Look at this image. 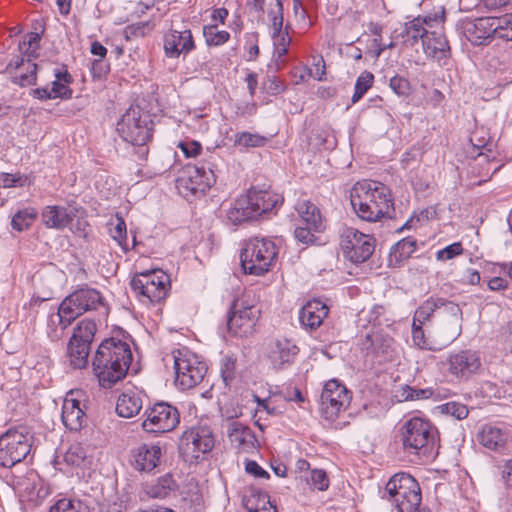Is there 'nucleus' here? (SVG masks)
<instances>
[{"label":"nucleus","instance_id":"9","mask_svg":"<svg viewBox=\"0 0 512 512\" xmlns=\"http://www.w3.org/2000/svg\"><path fill=\"white\" fill-rule=\"evenodd\" d=\"M117 132L133 145H145L152 138V121L137 108H130L117 123Z\"/></svg>","mask_w":512,"mask_h":512},{"label":"nucleus","instance_id":"50","mask_svg":"<svg viewBox=\"0 0 512 512\" xmlns=\"http://www.w3.org/2000/svg\"><path fill=\"white\" fill-rule=\"evenodd\" d=\"M374 76L369 71H363L357 78L351 101L357 103L364 94L372 87Z\"/></svg>","mask_w":512,"mask_h":512},{"label":"nucleus","instance_id":"14","mask_svg":"<svg viewBox=\"0 0 512 512\" xmlns=\"http://www.w3.org/2000/svg\"><path fill=\"white\" fill-rule=\"evenodd\" d=\"M31 438L22 430H8L0 436V466L11 468L21 462L31 449Z\"/></svg>","mask_w":512,"mask_h":512},{"label":"nucleus","instance_id":"61","mask_svg":"<svg viewBox=\"0 0 512 512\" xmlns=\"http://www.w3.org/2000/svg\"><path fill=\"white\" fill-rule=\"evenodd\" d=\"M310 479L313 487L319 491H325L329 487V478L323 469H313Z\"/></svg>","mask_w":512,"mask_h":512},{"label":"nucleus","instance_id":"21","mask_svg":"<svg viewBox=\"0 0 512 512\" xmlns=\"http://www.w3.org/2000/svg\"><path fill=\"white\" fill-rule=\"evenodd\" d=\"M442 19H433V28L429 30L424 38V53L437 61L445 60L450 56V46L444 34Z\"/></svg>","mask_w":512,"mask_h":512},{"label":"nucleus","instance_id":"10","mask_svg":"<svg viewBox=\"0 0 512 512\" xmlns=\"http://www.w3.org/2000/svg\"><path fill=\"white\" fill-rule=\"evenodd\" d=\"M169 287V275L159 269L141 272L131 280L133 291L150 303H158L165 299Z\"/></svg>","mask_w":512,"mask_h":512},{"label":"nucleus","instance_id":"36","mask_svg":"<svg viewBox=\"0 0 512 512\" xmlns=\"http://www.w3.org/2000/svg\"><path fill=\"white\" fill-rule=\"evenodd\" d=\"M176 488V482L170 474H165L159 477L156 482L146 484L144 486V493L148 498L163 499Z\"/></svg>","mask_w":512,"mask_h":512},{"label":"nucleus","instance_id":"23","mask_svg":"<svg viewBox=\"0 0 512 512\" xmlns=\"http://www.w3.org/2000/svg\"><path fill=\"white\" fill-rule=\"evenodd\" d=\"M195 48L190 30H170L164 35V52L168 58H178L187 55Z\"/></svg>","mask_w":512,"mask_h":512},{"label":"nucleus","instance_id":"59","mask_svg":"<svg viewBox=\"0 0 512 512\" xmlns=\"http://www.w3.org/2000/svg\"><path fill=\"white\" fill-rule=\"evenodd\" d=\"M464 249L460 242L452 243L443 249L437 251L436 259L439 261H447L459 256L463 253Z\"/></svg>","mask_w":512,"mask_h":512},{"label":"nucleus","instance_id":"19","mask_svg":"<svg viewBox=\"0 0 512 512\" xmlns=\"http://www.w3.org/2000/svg\"><path fill=\"white\" fill-rule=\"evenodd\" d=\"M85 393L77 389L71 390L64 398L61 419L70 431H80L86 424Z\"/></svg>","mask_w":512,"mask_h":512},{"label":"nucleus","instance_id":"25","mask_svg":"<svg viewBox=\"0 0 512 512\" xmlns=\"http://www.w3.org/2000/svg\"><path fill=\"white\" fill-rule=\"evenodd\" d=\"M463 35L473 45H483L494 37L492 17H481L463 23Z\"/></svg>","mask_w":512,"mask_h":512},{"label":"nucleus","instance_id":"1","mask_svg":"<svg viewBox=\"0 0 512 512\" xmlns=\"http://www.w3.org/2000/svg\"><path fill=\"white\" fill-rule=\"evenodd\" d=\"M132 361L129 344L113 338L102 341L92 362L93 373L103 388H111L127 374Z\"/></svg>","mask_w":512,"mask_h":512},{"label":"nucleus","instance_id":"43","mask_svg":"<svg viewBox=\"0 0 512 512\" xmlns=\"http://www.w3.org/2000/svg\"><path fill=\"white\" fill-rule=\"evenodd\" d=\"M244 198L239 196L227 211V219L234 225L254 219Z\"/></svg>","mask_w":512,"mask_h":512},{"label":"nucleus","instance_id":"22","mask_svg":"<svg viewBox=\"0 0 512 512\" xmlns=\"http://www.w3.org/2000/svg\"><path fill=\"white\" fill-rule=\"evenodd\" d=\"M242 197L244 201L247 202L246 205L254 219L271 211L282 202V197L279 194L268 190L256 189L254 187L249 189Z\"/></svg>","mask_w":512,"mask_h":512},{"label":"nucleus","instance_id":"57","mask_svg":"<svg viewBox=\"0 0 512 512\" xmlns=\"http://www.w3.org/2000/svg\"><path fill=\"white\" fill-rule=\"evenodd\" d=\"M389 87L400 97H407L411 92L410 82L408 79L400 75H395L390 78Z\"/></svg>","mask_w":512,"mask_h":512},{"label":"nucleus","instance_id":"29","mask_svg":"<svg viewBox=\"0 0 512 512\" xmlns=\"http://www.w3.org/2000/svg\"><path fill=\"white\" fill-rule=\"evenodd\" d=\"M295 209L303 225H309V227L318 232L325 230L326 221L314 203L309 200H299Z\"/></svg>","mask_w":512,"mask_h":512},{"label":"nucleus","instance_id":"13","mask_svg":"<svg viewBox=\"0 0 512 512\" xmlns=\"http://www.w3.org/2000/svg\"><path fill=\"white\" fill-rule=\"evenodd\" d=\"M142 428L147 433L164 434L174 430L180 422V415L174 406L159 402L148 407L144 414Z\"/></svg>","mask_w":512,"mask_h":512},{"label":"nucleus","instance_id":"39","mask_svg":"<svg viewBox=\"0 0 512 512\" xmlns=\"http://www.w3.org/2000/svg\"><path fill=\"white\" fill-rule=\"evenodd\" d=\"M478 440L490 450H499L504 447L507 437L500 428L485 425L478 434Z\"/></svg>","mask_w":512,"mask_h":512},{"label":"nucleus","instance_id":"30","mask_svg":"<svg viewBox=\"0 0 512 512\" xmlns=\"http://www.w3.org/2000/svg\"><path fill=\"white\" fill-rule=\"evenodd\" d=\"M271 17V28H272V38L274 44V51L278 58L283 57L287 51L291 42V38L287 31H283V12H274L271 11L269 13Z\"/></svg>","mask_w":512,"mask_h":512},{"label":"nucleus","instance_id":"51","mask_svg":"<svg viewBox=\"0 0 512 512\" xmlns=\"http://www.w3.org/2000/svg\"><path fill=\"white\" fill-rule=\"evenodd\" d=\"M49 512H88V507L80 500L62 498L50 507Z\"/></svg>","mask_w":512,"mask_h":512},{"label":"nucleus","instance_id":"62","mask_svg":"<svg viewBox=\"0 0 512 512\" xmlns=\"http://www.w3.org/2000/svg\"><path fill=\"white\" fill-rule=\"evenodd\" d=\"M109 70L110 66L104 59H96L91 64V73L94 78L101 79Z\"/></svg>","mask_w":512,"mask_h":512},{"label":"nucleus","instance_id":"28","mask_svg":"<svg viewBox=\"0 0 512 512\" xmlns=\"http://www.w3.org/2000/svg\"><path fill=\"white\" fill-rule=\"evenodd\" d=\"M298 347L289 339H277L269 351V359L275 368H283L293 362L297 355Z\"/></svg>","mask_w":512,"mask_h":512},{"label":"nucleus","instance_id":"56","mask_svg":"<svg viewBox=\"0 0 512 512\" xmlns=\"http://www.w3.org/2000/svg\"><path fill=\"white\" fill-rule=\"evenodd\" d=\"M25 69L27 71L26 73H20L12 78L13 83L22 87L34 85L36 83V63L30 61V59H27Z\"/></svg>","mask_w":512,"mask_h":512},{"label":"nucleus","instance_id":"52","mask_svg":"<svg viewBox=\"0 0 512 512\" xmlns=\"http://www.w3.org/2000/svg\"><path fill=\"white\" fill-rule=\"evenodd\" d=\"M417 241L412 237H406L398 241L391 250V255L397 260L409 258L416 250Z\"/></svg>","mask_w":512,"mask_h":512},{"label":"nucleus","instance_id":"26","mask_svg":"<svg viewBox=\"0 0 512 512\" xmlns=\"http://www.w3.org/2000/svg\"><path fill=\"white\" fill-rule=\"evenodd\" d=\"M227 434L233 447L239 452L249 453L257 447V438L252 429L238 421L229 423Z\"/></svg>","mask_w":512,"mask_h":512},{"label":"nucleus","instance_id":"20","mask_svg":"<svg viewBox=\"0 0 512 512\" xmlns=\"http://www.w3.org/2000/svg\"><path fill=\"white\" fill-rule=\"evenodd\" d=\"M103 298L100 292L94 288H81L63 300V309H67L75 320L87 311L95 310L102 305Z\"/></svg>","mask_w":512,"mask_h":512},{"label":"nucleus","instance_id":"33","mask_svg":"<svg viewBox=\"0 0 512 512\" xmlns=\"http://www.w3.org/2000/svg\"><path fill=\"white\" fill-rule=\"evenodd\" d=\"M433 19L431 17L415 18L405 26V42L414 45L419 39L424 43V38L429 30L433 28Z\"/></svg>","mask_w":512,"mask_h":512},{"label":"nucleus","instance_id":"60","mask_svg":"<svg viewBox=\"0 0 512 512\" xmlns=\"http://www.w3.org/2000/svg\"><path fill=\"white\" fill-rule=\"evenodd\" d=\"M442 409L445 413L458 420L465 419L468 416V409L466 405L458 402H448L442 406Z\"/></svg>","mask_w":512,"mask_h":512},{"label":"nucleus","instance_id":"11","mask_svg":"<svg viewBox=\"0 0 512 512\" xmlns=\"http://www.w3.org/2000/svg\"><path fill=\"white\" fill-rule=\"evenodd\" d=\"M441 364L444 372L459 382L471 379L482 366L479 353L471 349L452 351Z\"/></svg>","mask_w":512,"mask_h":512},{"label":"nucleus","instance_id":"38","mask_svg":"<svg viewBox=\"0 0 512 512\" xmlns=\"http://www.w3.org/2000/svg\"><path fill=\"white\" fill-rule=\"evenodd\" d=\"M90 346L70 338L67 346V358L74 369L85 368L88 364Z\"/></svg>","mask_w":512,"mask_h":512},{"label":"nucleus","instance_id":"17","mask_svg":"<svg viewBox=\"0 0 512 512\" xmlns=\"http://www.w3.org/2000/svg\"><path fill=\"white\" fill-rule=\"evenodd\" d=\"M351 401L350 392L337 379L327 381L320 397V410L323 417L334 421L339 414L346 410Z\"/></svg>","mask_w":512,"mask_h":512},{"label":"nucleus","instance_id":"55","mask_svg":"<svg viewBox=\"0 0 512 512\" xmlns=\"http://www.w3.org/2000/svg\"><path fill=\"white\" fill-rule=\"evenodd\" d=\"M430 395V390L417 389L408 385H403L398 389L396 397L398 398V401H412L428 398Z\"/></svg>","mask_w":512,"mask_h":512},{"label":"nucleus","instance_id":"27","mask_svg":"<svg viewBox=\"0 0 512 512\" xmlns=\"http://www.w3.org/2000/svg\"><path fill=\"white\" fill-rule=\"evenodd\" d=\"M329 308L320 300L307 302L299 312V320L302 326L308 330L317 329L327 317Z\"/></svg>","mask_w":512,"mask_h":512},{"label":"nucleus","instance_id":"24","mask_svg":"<svg viewBox=\"0 0 512 512\" xmlns=\"http://www.w3.org/2000/svg\"><path fill=\"white\" fill-rule=\"evenodd\" d=\"M162 449L159 445L142 444L132 451V466L141 472L155 469L161 460Z\"/></svg>","mask_w":512,"mask_h":512},{"label":"nucleus","instance_id":"53","mask_svg":"<svg viewBox=\"0 0 512 512\" xmlns=\"http://www.w3.org/2000/svg\"><path fill=\"white\" fill-rule=\"evenodd\" d=\"M109 232L113 240H115L124 251H128L127 227L121 216H116V224L109 229Z\"/></svg>","mask_w":512,"mask_h":512},{"label":"nucleus","instance_id":"49","mask_svg":"<svg viewBox=\"0 0 512 512\" xmlns=\"http://www.w3.org/2000/svg\"><path fill=\"white\" fill-rule=\"evenodd\" d=\"M267 138L250 132H239L234 136V143L243 148L262 147L266 144Z\"/></svg>","mask_w":512,"mask_h":512},{"label":"nucleus","instance_id":"44","mask_svg":"<svg viewBox=\"0 0 512 512\" xmlns=\"http://www.w3.org/2000/svg\"><path fill=\"white\" fill-rule=\"evenodd\" d=\"M55 80L52 82L51 95L55 98L68 99L72 95V90L68 84L71 82V75L65 71H56Z\"/></svg>","mask_w":512,"mask_h":512},{"label":"nucleus","instance_id":"12","mask_svg":"<svg viewBox=\"0 0 512 512\" xmlns=\"http://www.w3.org/2000/svg\"><path fill=\"white\" fill-rule=\"evenodd\" d=\"M366 356L378 363L392 361L397 353L396 342L391 335V328H371L361 342Z\"/></svg>","mask_w":512,"mask_h":512},{"label":"nucleus","instance_id":"3","mask_svg":"<svg viewBox=\"0 0 512 512\" xmlns=\"http://www.w3.org/2000/svg\"><path fill=\"white\" fill-rule=\"evenodd\" d=\"M383 498L392 502L398 512H430L419 508L421 489L418 482L407 473H398L387 482Z\"/></svg>","mask_w":512,"mask_h":512},{"label":"nucleus","instance_id":"32","mask_svg":"<svg viewBox=\"0 0 512 512\" xmlns=\"http://www.w3.org/2000/svg\"><path fill=\"white\" fill-rule=\"evenodd\" d=\"M67 309H63V301L59 305L58 311L48 317V336L52 341H57L64 335V330L74 321L73 316Z\"/></svg>","mask_w":512,"mask_h":512},{"label":"nucleus","instance_id":"54","mask_svg":"<svg viewBox=\"0 0 512 512\" xmlns=\"http://www.w3.org/2000/svg\"><path fill=\"white\" fill-rule=\"evenodd\" d=\"M220 375L225 386H229L236 377V358L224 356L220 361Z\"/></svg>","mask_w":512,"mask_h":512},{"label":"nucleus","instance_id":"6","mask_svg":"<svg viewBox=\"0 0 512 512\" xmlns=\"http://www.w3.org/2000/svg\"><path fill=\"white\" fill-rule=\"evenodd\" d=\"M175 369V383L181 389L187 390L198 385L207 372V365L187 348L172 352Z\"/></svg>","mask_w":512,"mask_h":512},{"label":"nucleus","instance_id":"5","mask_svg":"<svg viewBox=\"0 0 512 512\" xmlns=\"http://www.w3.org/2000/svg\"><path fill=\"white\" fill-rule=\"evenodd\" d=\"M215 161L216 156L210 155L203 162L187 166L184 175L177 179L179 191L185 196L203 195L216 182Z\"/></svg>","mask_w":512,"mask_h":512},{"label":"nucleus","instance_id":"40","mask_svg":"<svg viewBox=\"0 0 512 512\" xmlns=\"http://www.w3.org/2000/svg\"><path fill=\"white\" fill-rule=\"evenodd\" d=\"M447 303H452V301L433 297L427 299L415 311L413 321L424 324L435 311H438L439 316H441Z\"/></svg>","mask_w":512,"mask_h":512},{"label":"nucleus","instance_id":"45","mask_svg":"<svg viewBox=\"0 0 512 512\" xmlns=\"http://www.w3.org/2000/svg\"><path fill=\"white\" fill-rule=\"evenodd\" d=\"M96 330L97 326L93 320L83 319L77 324L71 339L78 340L90 346Z\"/></svg>","mask_w":512,"mask_h":512},{"label":"nucleus","instance_id":"18","mask_svg":"<svg viewBox=\"0 0 512 512\" xmlns=\"http://www.w3.org/2000/svg\"><path fill=\"white\" fill-rule=\"evenodd\" d=\"M435 331L441 350L453 343L462 333L463 312L454 302L447 303Z\"/></svg>","mask_w":512,"mask_h":512},{"label":"nucleus","instance_id":"31","mask_svg":"<svg viewBox=\"0 0 512 512\" xmlns=\"http://www.w3.org/2000/svg\"><path fill=\"white\" fill-rule=\"evenodd\" d=\"M86 450L81 443L71 444L65 452H57L53 459L54 467L63 470V466L79 467L86 459Z\"/></svg>","mask_w":512,"mask_h":512},{"label":"nucleus","instance_id":"15","mask_svg":"<svg viewBox=\"0 0 512 512\" xmlns=\"http://www.w3.org/2000/svg\"><path fill=\"white\" fill-rule=\"evenodd\" d=\"M340 247L351 262L363 263L373 254L375 240L353 227H346L340 234Z\"/></svg>","mask_w":512,"mask_h":512},{"label":"nucleus","instance_id":"7","mask_svg":"<svg viewBox=\"0 0 512 512\" xmlns=\"http://www.w3.org/2000/svg\"><path fill=\"white\" fill-rule=\"evenodd\" d=\"M400 431L403 448L410 454L426 451L434 444L437 435V429L432 423L421 417L408 419Z\"/></svg>","mask_w":512,"mask_h":512},{"label":"nucleus","instance_id":"4","mask_svg":"<svg viewBox=\"0 0 512 512\" xmlns=\"http://www.w3.org/2000/svg\"><path fill=\"white\" fill-rule=\"evenodd\" d=\"M277 256L278 248L272 240L252 237L242 245L241 266L246 274L261 276L272 268Z\"/></svg>","mask_w":512,"mask_h":512},{"label":"nucleus","instance_id":"42","mask_svg":"<svg viewBox=\"0 0 512 512\" xmlns=\"http://www.w3.org/2000/svg\"><path fill=\"white\" fill-rule=\"evenodd\" d=\"M366 320L371 328H391V319L386 316V308L382 305H374L369 311L362 310L360 321Z\"/></svg>","mask_w":512,"mask_h":512},{"label":"nucleus","instance_id":"47","mask_svg":"<svg viewBox=\"0 0 512 512\" xmlns=\"http://www.w3.org/2000/svg\"><path fill=\"white\" fill-rule=\"evenodd\" d=\"M38 212L35 208L29 207L19 210L11 220V226L14 230L21 232L27 229L36 219Z\"/></svg>","mask_w":512,"mask_h":512},{"label":"nucleus","instance_id":"48","mask_svg":"<svg viewBox=\"0 0 512 512\" xmlns=\"http://www.w3.org/2000/svg\"><path fill=\"white\" fill-rule=\"evenodd\" d=\"M203 35L208 46H220L226 43L230 38V33L225 30H219L217 25H206L203 27Z\"/></svg>","mask_w":512,"mask_h":512},{"label":"nucleus","instance_id":"41","mask_svg":"<svg viewBox=\"0 0 512 512\" xmlns=\"http://www.w3.org/2000/svg\"><path fill=\"white\" fill-rule=\"evenodd\" d=\"M422 325L423 324L413 321L412 341L414 346L422 350L440 351L441 348L436 338V335L434 334V336L432 337H426Z\"/></svg>","mask_w":512,"mask_h":512},{"label":"nucleus","instance_id":"64","mask_svg":"<svg viewBox=\"0 0 512 512\" xmlns=\"http://www.w3.org/2000/svg\"><path fill=\"white\" fill-rule=\"evenodd\" d=\"M245 470L247 473L257 478H268L269 474L256 461L249 460L246 462Z\"/></svg>","mask_w":512,"mask_h":512},{"label":"nucleus","instance_id":"8","mask_svg":"<svg viewBox=\"0 0 512 512\" xmlns=\"http://www.w3.org/2000/svg\"><path fill=\"white\" fill-rule=\"evenodd\" d=\"M215 445L212 429L207 425L193 426L184 431L179 440V453L186 462L193 463L209 453Z\"/></svg>","mask_w":512,"mask_h":512},{"label":"nucleus","instance_id":"37","mask_svg":"<svg viewBox=\"0 0 512 512\" xmlns=\"http://www.w3.org/2000/svg\"><path fill=\"white\" fill-rule=\"evenodd\" d=\"M244 506L248 512H277L271 503L270 496L261 490L252 489L244 498Z\"/></svg>","mask_w":512,"mask_h":512},{"label":"nucleus","instance_id":"63","mask_svg":"<svg viewBox=\"0 0 512 512\" xmlns=\"http://www.w3.org/2000/svg\"><path fill=\"white\" fill-rule=\"evenodd\" d=\"M179 147L187 157H196L201 151V144L196 141L180 142Z\"/></svg>","mask_w":512,"mask_h":512},{"label":"nucleus","instance_id":"35","mask_svg":"<svg viewBox=\"0 0 512 512\" xmlns=\"http://www.w3.org/2000/svg\"><path fill=\"white\" fill-rule=\"evenodd\" d=\"M42 220L46 227L61 229L72 220L67 208L62 206H47L42 212Z\"/></svg>","mask_w":512,"mask_h":512},{"label":"nucleus","instance_id":"46","mask_svg":"<svg viewBox=\"0 0 512 512\" xmlns=\"http://www.w3.org/2000/svg\"><path fill=\"white\" fill-rule=\"evenodd\" d=\"M494 37L512 41V13L500 17H492Z\"/></svg>","mask_w":512,"mask_h":512},{"label":"nucleus","instance_id":"34","mask_svg":"<svg viewBox=\"0 0 512 512\" xmlns=\"http://www.w3.org/2000/svg\"><path fill=\"white\" fill-rule=\"evenodd\" d=\"M143 403L140 395L135 393H122L116 403V412L120 417L131 418L142 409Z\"/></svg>","mask_w":512,"mask_h":512},{"label":"nucleus","instance_id":"2","mask_svg":"<svg viewBox=\"0 0 512 512\" xmlns=\"http://www.w3.org/2000/svg\"><path fill=\"white\" fill-rule=\"evenodd\" d=\"M351 205L357 216L368 222H376L394 212L390 189L377 181L357 182L350 195Z\"/></svg>","mask_w":512,"mask_h":512},{"label":"nucleus","instance_id":"16","mask_svg":"<svg viewBox=\"0 0 512 512\" xmlns=\"http://www.w3.org/2000/svg\"><path fill=\"white\" fill-rule=\"evenodd\" d=\"M260 317V309L245 299L234 301L228 316L229 332L238 337H247L254 332Z\"/></svg>","mask_w":512,"mask_h":512},{"label":"nucleus","instance_id":"58","mask_svg":"<svg viewBox=\"0 0 512 512\" xmlns=\"http://www.w3.org/2000/svg\"><path fill=\"white\" fill-rule=\"evenodd\" d=\"M318 231L313 230L309 225H301L296 227L294 231L295 238L303 244H314L318 240L316 236Z\"/></svg>","mask_w":512,"mask_h":512}]
</instances>
